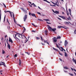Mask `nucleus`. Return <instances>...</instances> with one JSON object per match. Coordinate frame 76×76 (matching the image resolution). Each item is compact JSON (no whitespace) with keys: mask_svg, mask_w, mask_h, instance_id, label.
I'll list each match as a JSON object with an SVG mask.
<instances>
[{"mask_svg":"<svg viewBox=\"0 0 76 76\" xmlns=\"http://www.w3.org/2000/svg\"><path fill=\"white\" fill-rule=\"evenodd\" d=\"M1 14H0V19H1Z\"/></svg>","mask_w":76,"mask_h":76,"instance_id":"62","label":"nucleus"},{"mask_svg":"<svg viewBox=\"0 0 76 76\" xmlns=\"http://www.w3.org/2000/svg\"><path fill=\"white\" fill-rule=\"evenodd\" d=\"M23 27L24 28L23 32H25V31H26V28H25L24 27Z\"/></svg>","mask_w":76,"mask_h":76,"instance_id":"21","label":"nucleus"},{"mask_svg":"<svg viewBox=\"0 0 76 76\" xmlns=\"http://www.w3.org/2000/svg\"><path fill=\"white\" fill-rule=\"evenodd\" d=\"M69 75H70V76H73V74H70V73H69Z\"/></svg>","mask_w":76,"mask_h":76,"instance_id":"35","label":"nucleus"},{"mask_svg":"<svg viewBox=\"0 0 76 76\" xmlns=\"http://www.w3.org/2000/svg\"><path fill=\"white\" fill-rule=\"evenodd\" d=\"M31 16H34V17H35L36 18H37V17H36V16H35V14H31Z\"/></svg>","mask_w":76,"mask_h":76,"instance_id":"14","label":"nucleus"},{"mask_svg":"<svg viewBox=\"0 0 76 76\" xmlns=\"http://www.w3.org/2000/svg\"><path fill=\"white\" fill-rule=\"evenodd\" d=\"M10 11H6V10L4 11V12L5 13H7V12H9Z\"/></svg>","mask_w":76,"mask_h":76,"instance_id":"41","label":"nucleus"},{"mask_svg":"<svg viewBox=\"0 0 76 76\" xmlns=\"http://www.w3.org/2000/svg\"><path fill=\"white\" fill-rule=\"evenodd\" d=\"M47 26L48 27V28H49V27H50V26L48 25H47Z\"/></svg>","mask_w":76,"mask_h":76,"instance_id":"56","label":"nucleus"},{"mask_svg":"<svg viewBox=\"0 0 76 76\" xmlns=\"http://www.w3.org/2000/svg\"><path fill=\"white\" fill-rule=\"evenodd\" d=\"M53 50H55L56 51H58V50H57V49H55V48H53Z\"/></svg>","mask_w":76,"mask_h":76,"instance_id":"24","label":"nucleus"},{"mask_svg":"<svg viewBox=\"0 0 76 76\" xmlns=\"http://www.w3.org/2000/svg\"><path fill=\"white\" fill-rule=\"evenodd\" d=\"M60 50H61V51H63V50H64V49H62L61 50V49H60Z\"/></svg>","mask_w":76,"mask_h":76,"instance_id":"57","label":"nucleus"},{"mask_svg":"<svg viewBox=\"0 0 76 76\" xmlns=\"http://www.w3.org/2000/svg\"><path fill=\"white\" fill-rule=\"evenodd\" d=\"M45 20V21H48L49 22H50V20H49V19H44L43 20Z\"/></svg>","mask_w":76,"mask_h":76,"instance_id":"22","label":"nucleus"},{"mask_svg":"<svg viewBox=\"0 0 76 76\" xmlns=\"http://www.w3.org/2000/svg\"><path fill=\"white\" fill-rule=\"evenodd\" d=\"M38 8H39V9H40V10H41V8H40V7H39L38 6Z\"/></svg>","mask_w":76,"mask_h":76,"instance_id":"52","label":"nucleus"},{"mask_svg":"<svg viewBox=\"0 0 76 76\" xmlns=\"http://www.w3.org/2000/svg\"><path fill=\"white\" fill-rule=\"evenodd\" d=\"M55 13H56V14H59V12L57 11H55Z\"/></svg>","mask_w":76,"mask_h":76,"instance_id":"15","label":"nucleus"},{"mask_svg":"<svg viewBox=\"0 0 76 76\" xmlns=\"http://www.w3.org/2000/svg\"><path fill=\"white\" fill-rule=\"evenodd\" d=\"M14 57H17V54H15L14 55Z\"/></svg>","mask_w":76,"mask_h":76,"instance_id":"49","label":"nucleus"},{"mask_svg":"<svg viewBox=\"0 0 76 76\" xmlns=\"http://www.w3.org/2000/svg\"><path fill=\"white\" fill-rule=\"evenodd\" d=\"M1 63H2L0 64V66H1V65H3V66H4L5 67H6V66L5 65V64L2 62H1Z\"/></svg>","mask_w":76,"mask_h":76,"instance_id":"7","label":"nucleus"},{"mask_svg":"<svg viewBox=\"0 0 76 76\" xmlns=\"http://www.w3.org/2000/svg\"><path fill=\"white\" fill-rule=\"evenodd\" d=\"M16 35H17V34H13V36L15 40L17 41L18 42H19V39L16 37Z\"/></svg>","mask_w":76,"mask_h":76,"instance_id":"1","label":"nucleus"},{"mask_svg":"<svg viewBox=\"0 0 76 76\" xmlns=\"http://www.w3.org/2000/svg\"><path fill=\"white\" fill-rule=\"evenodd\" d=\"M12 13L13 14V19H15V16H14V14H13V13L12 12Z\"/></svg>","mask_w":76,"mask_h":76,"instance_id":"45","label":"nucleus"},{"mask_svg":"<svg viewBox=\"0 0 76 76\" xmlns=\"http://www.w3.org/2000/svg\"><path fill=\"white\" fill-rule=\"evenodd\" d=\"M59 59H60V61H62V59H61L60 58H59Z\"/></svg>","mask_w":76,"mask_h":76,"instance_id":"59","label":"nucleus"},{"mask_svg":"<svg viewBox=\"0 0 76 76\" xmlns=\"http://www.w3.org/2000/svg\"><path fill=\"white\" fill-rule=\"evenodd\" d=\"M65 23H66V24H68V25H69V24H71V23H70V22H65Z\"/></svg>","mask_w":76,"mask_h":76,"instance_id":"9","label":"nucleus"},{"mask_svg":"<svg viewBox=\"0 0 76 76\" xmlns=\"http://www.w3.org/2000/svg\"><path fill=\"white\" fill-rule=\"evenodd\" d=\"M56 47H57L58 48H59V50H60V47H59L58 46V45H57V44H56Z\"/></svg>","mask_w":76,"mask_h":76,"instance_id":"23","label":"nucleus"},{"mask_svg":"<svg viewBox=\"0 0 76 76\" xmlns=\"http://www.w3.org/2000/svg\"><path fill=\"white\" fill-rule=\"evenodd\" d=\"M34 21H35V22H37V21H42V22H44V20H43L41 19H38V20L35 19L34 20Z\"/></svg>","mask_w":76,"mask_h":76,"instance_id":"5","label":"nucleus"},{"mask_svg":"<svg viewBox=\"0 0 76 76\" xmlns=\"http://www.w3.org/2000/svg\"><path fill=\"white\" fill-rule=\"evenodd\" d=\"M58 52H59V54L61 56H63V54L61 53H60V51H58Z\"/></svg>","mask_w":76,"mask_h":76,"instance_id":"27","label":"nucleus"},{"mask_svg":"<svg viewBox=\"0 0 76 76\" xmlns=\"http://www.w3.org/2000/svg\"><path fill=\"white\" fill-rule=\"evenodd\" d=\"M9 12H10V13L11 17H12V12H10V11Z\"/></svg>","mask_w":76,"mask_h":76,"instance_id":"29","label":"nucleus"},{"mask_svg":"<svg viewBox=\"0 0 76 76\" xmlns=\"http://www.w3.org/2000/svg\"><path fill=\"white\" fill-rule=\"evenodd\" d=\"M9 41L10 42H11L12 44H13V41H12V39L10 38V37H9Z\"/></svg>","mask_w":76,"mask_h":76,"instance_id":"4","label":"nucleus"},{"mask_svg":"<svg viewBox=\"0 0 76 76\" xmlns=\"http://www.w3.org/2000/svg\"><path fill=\"white\" fill-rule=\"evenodd\" d=\"M47 31L46 30L45 31V33L46 35H47Z\"/></svg>","mask_w":76,"mask_h":76,"instance_id":"36","label":"nucleus"},{"mask_svg":"<svg viewBox=\"0 0 76 76\" xmlns=\"http://www.w3.org/2000/svg\"><path fill=\"white\" fill-rule=\"evenodd\" d=\"M20 35H18V37H21L22 38V34H20Z\"/></svg>","mask_w":76,"mask_h":76,"instance_id":"34","label":"nucleus"},{"mask_svg":"<svg viewBox=\"0 0 76 76\" xmlns=\"http://www.w3.org/2000/svg\"><path fill=\"white\" fill-rule=\"evenodd\" d=\"M17 34H13V35H20V34L18 33H16Z\"/></svg>","mask_w":76,"mask_h":76,"instance_id":"32","label":"nucleus"},{"mask_svg":"<svg viewBox=\"0 0 76 76\" xmlns=\"http://www.w3.org/2000/svg\"><path fill=\"white\" fill-rule=\"evenodd\" d=\"M31 24L33 25V26H35V27H36V26H35V25H34V23H31Z\"/></svg>","mask_w":76,"mask_h":76,"instance_id":"40","label":"nucleus"},{"mask_svg":"<svg viewBox=\"0 0 76 76\" xmlns=\"http://www.w3.org/2000/svg\"><path fill=\"white\" fill-rule=\"evenodd\" d=\"M33 4V6H34V7H37V6H36L35 4Z\"/></svg>","mask_w":76,"mask_h":76,"instance_id":"47","label":"nucleus"},{"mask_svg":"<svg viewBox=\"0 0 76 76\" xmlns=\"http://www.w3.org/2000/svg\"><path fill=\"white\" fill-rule=\"evenodd\" d=\"M3 4L4 6L5 7V8H6V5H5V4H4V3H3Z\"/></svg>","mask_w":76,"mask_h":76,"instance_id":"44","label":"nucleus"},{"mask_svg":"<svg viewBox=\"0 0 76 76\" xmlns=\"http://www.w3.org/2000/svg\"><path fill=\"white\" fill-rule=\"evenodd\" d=\"M74 34H76V29H75L74 31Z\"/></svg>","mask_w":76,"mask_h":76,"instance_id":"37","label":"nucleus"},{"mask_svg":"<svg viewBox=\"0 0 76 76\" xmlns=\"http://www.w3.org/2000/svg\"><path fill=\"white\" fill-rule=\"evenodd\" d=\"M21 64V62L20 61V59H19V66H20Z\"/></svg>","mask_w":76,"mask_h":76,"instance_id":"28","label":"nucleus"},{"mask_svg":"<svg viewBox=\"0 0 76 76\" xmlns=\"http://www.w3.org/2000/svg\"><path fill=\"white\" fill-rule=\"evenodd\" d=\"M14 21L15 23H16V24H17V23H16V20L14 19Z\"/></svg>","mask_w":76,"mask_h":76,"instance_id":"42","label":"nucleus"},{"mask_svg":"<svg viewBox=\"0 0 76 76\" xmlns=\"http://www.w3.org/2000/svg\"><path fill=\"white\" fill-rule=\"evenodd\" d=\"M64 69H69V68L67 67H66V66H64Z\"/></svg>","mask_w":76,"mask_h":76,"instance_id":"26","label":"nucleus"},{"mask_svg":"<svg viewBox=\"0 0 76 76\" xmlns=\"http://www.w3.org/2000/svg\"><path fill=\"white\" fill-rule=\"evenodd\" d=\"M74 70L75 71V72H76V70L75 69H74Z\"/></svg>","mask_w":76,"mask_h":76,"instance_id":"64","label":"nucleus"},{"mask_svg":"<svg viewBox=\"0 0 76 76\" xmlns=\"http://www.w3.org/2000/svg\"><path fill=\"white\" fill-rule=\"evenodd\" d=\"M62 28H64V29H68V28L65 26H62Z\"/></svg>","mask_w":76,"mask_h":76,"instance_id":"17","label":"nucleus"},{"mask_svg":"<svg viewBox=\"0 0 76 76\" xmlns=\"http://www.w3.org/2000/svg\"><path fill=\"white\" fill-rule=\"evenodd\" d=\"M66 13L67 15L69 16V12H68V11H66Z\"/></svg>","mask_w":76,"mask_h":76,"instance_id":"33","label":"nucleus"},{"mask_svg":"<svg viewBox=\"0 0 76 76\" xmlns=\"http://www.w3.org/2000/svg\"><path fill=\"white\" fill-rule=\"evenodd\" d=\"M44 43H47V42L48 41L47 40H46V41H45V40H44Z\"/></svg>","mask_w":76,"mask_h":76,"instance_id":"38","label":"nucleus"},{"mask_svg":"<svg viewBox=\"0 0 76 76\" xmlns=\"http://www.w3.org/2000/svg\"><path fill=\"white\" fill-rule=\"evenodd\" d=\"M2 54H3L5 53V51H4V50H2Z\"/></svg>","mask_w":76,"mask_h":76,"instance_id":"30","label":"nucleus"},{"mask_svg":"<svg viewBox=\"0 0 76 76\" xmlns=\"http://www.w3.org/2000/svg\"><path fill=\"white\" fill-rule=\"evenodd\" d=\"M61 50L64 49V48H63V47H61Z\"/></svg>","mask_w":76,"mask_h":76,"instance_id":"58","label":"nucleus"},{"mask_svg":"<svg viewBox=\"0 0 76 76\" xmlns=\"http://www.w3.org/2000/svg\"><path fill=\"white\" fill-rule=\"evenodd\" d=\"M50 6H54V7H56L55 5H52L51 4H50Z\"/></svg>","mask_w":76,"mask_h":76,"instance_id":"43","label":"nucleus"},{"mask_svg":"<svg viewBox=\"0 0 76 76\" xmlns=\"http://www.w3.org/2000/svg\"><path fill=\"white\" fill-rule=\"evenodd\" d=\"M67 44H68V42H67V41L66 40H65L64 43L65 47H66V46L67 45Z\"/></svg>","mask_w":76,"mask_h":76,"instance_id":"3","label":"nucleus"},{"mask_svg":"<svg viewBox=\"0 0 76 76\" xmlns=\"http://www.w3.org/2000/svg\"><path fill=\"white\" fill-rule=\"evenodd\" d=\"M22 10L24 13H27V11H26V10H24L23 9H22Z\"/></svg>","mask_w":76,"mask_h":76,"instance_id":"12","label":"nucleus"},{"mask_svg":"<svg viewBox=\"0 0 76 76\" xmlns=\"http://www.w3.org/2000/svg\"><path fill=\"white\" fill-rule=\"evenodd\" d=\"M61 39V37L60 36H58L57 37L56 39Z\"/></svg>","mask_w":76,"mask_h":76,"instance_id":"25","label":"nucleus"},{"mask_svg":"<svg viewBox=\"0 0 76 76\" xmlns=\"http://www.w3.org/2000/svg\"><path fill=\"white\" fill-rule=\"evenodd\" d=\"M56 28H53L52 29V31H53V32H55V31H56Z\"/></svg>","mask_w":76,"mask_h":76,"instance_id":"13","label":"nucleus"},{"mask_svg":"<svg viewBox=\"0 0 76 76\" xmlns=\"http://www.w3.org/2000/svg\"><path fill=\"white\" fill-rule=\"evenodd\" d=\"M73 61H74V62H75V63H76V59H75V60H74Z\"/></svg>","mask_w":76,"mask_h":76,"instance_id":"53","label":"nucleus"},{"mask_svg":"<svg viewBox=\"0 0 76 76\" xmlns=\"http://www.w3.org/2000/svg\"><path fill=\"white\" fill-rule=\"evenodd\" d=\"M51 3L53 4H54L55 5H56L57 6H59V5H58L59 4H58V1H56L55 3H54V2L51 1Z\"/></svg>","mask_w":76,"mask_h":76,"instance_id":"2","label":"nucleus"},{"mask_svg":"<svg viewBox=\"0 0 76 76\" xmlns=\"http://www.w3.org/2000/svg\"><path fill=\"white\" fill-rule=\"evenodd\" d=\"M41 37V39H42V41H43V40H44V39H42V36H41V37Z\"/></svg>","mask_w":76,"mask_h":76,"instance_id":"31","label":"nucleus"},{"mask_svg":"<svg viewBox=\"0 0 76 76\" xmlns=\"http://www.w3.org/2000/svg\"><path fill=\"white\" fill-rule=\"evenodd\" d=\"M8 39H7V44H8Z\"/></svg>","mask_w":76,"mask_h":76,"instance_id":"50","label":"nucleus"},{"mask_svg":"<svg viewBox=\"0 0 76 76\" xmlns=\"http://www.w3.org/2000/svg\"><path fill=\"white\" fill-rule=\"evenodd\" d=\"M47 23H48V24H51V23H48V22H46Z\"/></svg>","mask_w":76,"mask_h":76,"instance_id":"51","label":"nucleus"},{"mask_svg":"<svg viewBox=\"0 0 76 76\" xmlns=\"http://www.w3.org/2000/svg\"><path fill=\"white\" fill-rule=\"evenodd\" d=\"M28 3H29L30 4H32V3H31V2H30L29 1H28Z\"/></svg>","mask_w":76,"mask_h":76,"instance_id":"60","label":"nucleus"},{"mask_svg":"<svg viewBox=\"0 0 76 76\" xmlns=\"http://www.w3.org/2000/svg\"><path fill=\"white\" fill-rule=\"evenodd\" d=\"M28 16V15H26L24 18H23V19H27V17Z\"/></svg>","mask_w":76,"mask_h":76,"instance_id":"10","label":"nucleus"},{"mask_svg":"<svg viewBox=\"0 0 76 76\" xmlns=\"http://www.w3.org/2000/svg\"><path fill=\"white\" fill-rule=\"evenodd\" d=\"M31 32H35V31L34 30H32L31 31Z\"/></svg>","mask_w":76,"mask_h":76,"instance_id":"55","label":"nucleus"},{"mask_svg":"<svg viewBox=\"0 0 76 76\" xmlns=\"http://www.w3.org/2000/svg\"><path fill=\"white\" fill-rule=\"evenodd\" d=\"M36 39H37V40H38V39H39V38L37 37H36Z\"/></svg>","mask_w":76,"mask_h":76,"instance_id":"46","label":"nucleus"},{"mask_svg":"<svg viewBox=\"0 0 76 76\" xmlns=\"http://www.w3.org/2000/svg\"><path fill=\"white\" fill-rule=\"evenodd\" d=\"M48 29L50 31H52V28L51 27H48Z\"/></svg>","mask_w":76,"mask_h":76,"instance_id":"8","label":"nucleus"},{"mask_svg":"<svg viewBox=\"0 0 76 76\" xmlns=\"http://www.w3.org/2000/svg\"><path fill=\"white\" fill-rule=\"evenodd\" d=\"M25 53H26V54H28V55H29V54H30V53H28V52H25Z\"/></svg>","mask_w":76,"mask_h":76,"instance_id":"39","label":"nucleus"},{"mask_svg":"<svg viewBox=\"0 0 76 76\" xmlns=\"http://www.w3.org/2000/svg\"><path fill=\"white\" fill-rule=\"evenodd\" d=\"M47 3H50V2L47 1Z\"/></svg>","mask_w":76,"mask_h":76,"instance_id":"63","label":"nucleus"},{"mask_svg":"<svg viewBox=\"0 0 76 76\" xmlns=\"http://www.w3.org/2000/svg\"><path fill=\"white\" fill-rule=\"evenodd\" d=\"M37 13L38 14H39V15H41V13L39 12H37Z\"/></svg>","mask_w":76,"mask_h":76,"instance_id":"61","label":"nucleus"},{"mask_svg":"<svg viewBox=\"0 0 76 76\" xmlns=\"http://www.w3.org/2000/svg\"><path fill=\"white\" fill-rule=\"evenodd\" d=\"M17 25L20 26V27H22V26L20 24H17Z\"/></svg>","mask_w":76,"mask_h":76,"instance_id":"48","label":"nucleus"},{"mask_svg":"<svg viewBox=\"0 0 76 76\" xmlns=\"http://www.w3.org/2000/svg\"><path fill=\"white\" fill-rule=\"evenodd\" d=\"M53 42H57V40L56 39V37H53Z\"/></svg>","mask_w":76,"mask_h":76,"instance_id":"6","label":"nucleus"},{"mask_svg":"<svg viewBox=\"0 0 76 76\" xmlns=\"http://www.w3.org/2000/svg\"><path fill=\"white\" fill-rule=\"evenodd\" d=\"M64 53L65 57H67V53H66V52H65Z\"/></svg>","mask_w":76,"mask_h":76,"instance_id":"20","label":"nucleus"},{"mask_svg":"<svg viewBox=\"0 0 76 76\" xmlns=\"http://www.w3.org/2000/svg\"><path fill=\"white\" fill-rule=\"evenodd\" d=\"M61 28H63V26H58V29Z\"/></svg>","mask_w":76,"mask_h":76,"instance_id":"19","label":"nucleus"},{"mask_svg":"<svg viewBox=\"0 0 76 76\" xmlns=\"http://www.w3.org/2000/svg\"><path fill=\"white\" fill-rule=\"evenodd\" d=\"M59 17H60V18H61L63 19H66V18L65 17L63 16H59Z\"/></svg>","mask_w":76,"mask_h":76,"instance_id":"11","label":"nucleus"},{"mask_svg":"<svg viewBox=\"0 0 76 76\" xmlns=\"http://www.w3.org/2000/svg\"><path fill=\"white\" fill-rule=\"evenodd\" d=\"M69 14L70 15H71V9H69Z\"/></svg>","mask_w":76,"mask_h":76,"instance_id":"18","label":"nucleus"},{"mask_svg":"<svg viewBox=\"0 0 76 76\" xmlns=\"http://www.w3.org/2000/svg\"><path fill=\"white\" fill-rule=\"evenodd\" d=\"M44 1H46V2H47V0H43Z\"/></svg>","mask_w":76,"mask_h":76,"instance_id":"54","label":"nucleus"},{"mask_svg":"<svg viewBox=\"0 0 76 76\" xmlns=\"http://www.w3.org/2000/svg\"><path fill=\"white\" fill-rule=\"evenodd\" d=\"M7 47L9 49H10V45L8 43L7 45Z\"/></svg>","mask_w":76,"mask_h":76,"instance_id":"16","label":"nucleus"}]
</instances>
